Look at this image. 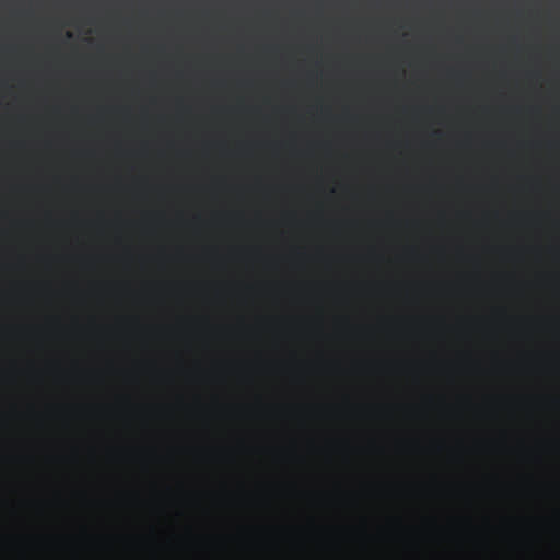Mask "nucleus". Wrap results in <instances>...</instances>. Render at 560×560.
I'll return each mask as SVG.
<instances>
[{
	"instance_id": "1",
	"label": "nucleus",
	"mask_w": 560,
	"mask_h": 560,
	"mask_svg": "<svg viewBox=\"0 0 560 560\" xmlns=\"http://www.w3.org/2000/svg\"><path fill=\"white\" fill-rule=\"evenodd\" d=\"M512 217L513 218H527V217H529V214L528 213H515Z\"/></svg>"
}]
</instances>
